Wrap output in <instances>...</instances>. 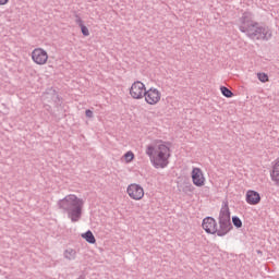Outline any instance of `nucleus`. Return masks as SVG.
<instances>
[{"label":"nucleus","instance_id":"nucleus-1","mask_svg":"<svg viewBox=\"0 0 279 279\" xmlns=\"http://www.w3.org/2000/svg\"><path fill=\"white\" fill-rule=\"evenodd\" d=\"M239 29L251 40H270L271 29L254 21L252 12H244L239 19Z\"/></svg>","mask_w":279,"mask_h":279},{"label":"nucleus","instance_id":"nucleus-11","mask_svg":"<svg viewBox=\"0 0 279 279\" xmlns=\"http://www.w3.org/2000/svg\"><path fill=\"white\" fill-rule=\"evenodd\" d=\"M203 230L207 234H216L218 232L217 221L213 217H207L203 220Z\"/></svg>","mask_w":279,"mask_h":279},{"label":"nucleus","instance_id":"nucleus-7","mask_svg":"<svg viewBox=\"0 0 279 279\" xmlns=\"http://www.w3.org/2000/svg\"><path fill=\"white\" fill-rule=\"evenodd\" d=\"M147 87H145V83L141 81H135L130 88V95L132 99H143L145 97V93Z\"/></svg>","mask_w":279,"mask_h":279},{"label":"nucleus","instance_id":"nucleus-20","mask_svg":"<svg viewBox=\"0 0 279 279\" xmlns=\"http://www.w3.org/2000/svg\"><path fill=\"white\" fill-rule=\"evenodd\" d=\"M75 23L81 27L84 26V21H82V17H80V15H76Z\"/></svg>","mask_w":279,"mask_h":279},{"label":"nucleus","instance_id":"nucleus-16","mask_svg":"<svg viewBox=\"0 0 279 279\" xmlns=\"http://www.w3.org/2000/svg\"><path fill=\"white\" fill-rule=\"evenodd\" d=\"M134 160V153L128 151L123 157H122V162H132Z\"/></svg>","mask_w":279,"mask_h":279},{"label":"nucleus","instance_id":"nucleus-8","mask_svg":"<svg viewBox=\"0 0 279 279\" xmlns=\"http://www.w3.org/2000/svg\"><path fill=\"white\" fill-rule=\"evenodd\" d=\"M32 60H33V62H35V64L43 66V65H45L47 60H49V54L43 48H35L32 51Z\"/></svg>","mask_w":279,"mask_h":279},{"label":"nucleus","instance_id":"nucleus-2","mask_svg":"<svg viewBox=\"0 0 279 279\" xmlns=\"http://www.w3.org/2000/svg\"><path fill=\"white\" fill-rule=\"evenodd\" d=\"M146 154L156 169H165L169 165V158H171V148L167 143L157 142L147 147Z\"/></svg>","mask_w":279,"mask_h":279},{"label":"nucleus","instance_id":"nucleus-5","mask_svg":"<svg viewBox=\"0 0 279 279\" xmlns=\"http://www.w3.org/2000/svg\"><path fill=\"white\" fill-rule=\"evenodd\" d=\"M126 195L134 202H141L145 197V189L138 183H131L126 187Z\"/></svg>","mask_w":279,"mask_h":279},{"label":"nucleus","instance_id":"nucleus-10","mask_svg":"<svg viewBox=\"0 0 279 279\" xmlns=\"http://www.w3.org/2000/svg\"><path fill=\"white\" fill-rule=\"evenodd\" d=\"M245 202L248 204V206H258L262 202L260 193L254 191V190H247L245 193Z\"/></svg>","mask_w":279,"mask_h":279},{"label":"nucleus","instance_id":"nucleus-22","mask_svg":"<svg viewBox=\"0 0 279 279\" xmlns=\"http://www.w3.org/2000/svg\"><path fill=\"white\" fill-rule=\"evenodd\" d=\"M10 0H0V5H7Z\"/></svg>","mask_w":279,"mask_h":279},{"label":"nucleus","instance_id":"nucleus-19","mask_svg":"<svg viewBox=\"0 0 279 279\" xmlns=\"http://www.w3.org/2000/svg\"><path fill=\"white\" fill-rule=\"evenodd\" d=\"M81 32L83 36H90V32L88 31V27H86V25L81 26Z\"/></svg>","mask_w":279,"mask_h":279},{"label":"nucleus","instance_id":"nucleus-6","mask_svg":"<svg viewBox=\"0 0 279 279\" xmlns=\"http://www.w3.org/2000/svg\"><path fill=\"white\" fill-rule=\"evenodd\" d=\"M144 97L148 106H156L160 102V99H162V93L156 87H150L149 89H146Z\"/></svg>","mask_w":279,"mask_h":279},{"label":"nucleus","instance_id":"nucleus-18","mask_svg":"<svg viewBox=\"0 0 279 279\" xmlns=\"http://www.w3.org/2000/svg\"><path fill=\"white\" fill-rule=\"evenodd\" d=\"M257 77L259 82H269V76L266 73H257Z\"/></svg>","mask_w":279,"mask_h":279},{"label":"nucleus","instance_id":"nucleus-9","mask_svg":"<svg viewBox=\"0 0 279 279\" xmlns=\"http://www.w3.org/2000/svg\"><path fill=\"white\" fill-rule=\"evenodd\" d=\"M192 182L194 186H205L206 185V177H204V171L199 168H193L192 170Z\"/></svg>","mask_w":279,"mask_h":279},{"label":"nucleus","instance_id":"nucleus-21","mask_svg":"<svg viewBox=\"0 0 279 279\" xmlns=\"http://www.w3.org/2000/svg\"><path fill=\"white\" fill-rule=\"evenodd\" d=\"M85 116L87 117V119H93V117H94L93 110L87 109V110L85 111Z\"/></svg>","mask_w":279,"mask_h":279},{"label":"nucleus","instance_id":"nucleus-13","mask_svg":"<svg viewBox=\"0 0 279 279\" xmlns=\"http://www.w3.org/2000/svg\"><path fill=\"white\" fill-rule=\"evenodd\" d=\"M82 239H85L87 243L95 244L97 243V240L95 239V235L93 234V231H87L85 233L81 234Z\"/></svg>","mask_w":279,"mask_h":279},{"label":"nucleus","instance_id":"nucleus-3","mask_svg":"<svg viewBox=\"0 0 279 279\" xmlns=\"http://www.w3.org/2000/svg\"><path fill=\"white\" fill-rule=\"evenodd\" d=\"M59 208L68 210L71 221H80L82 217V208H84V199L77 197L75 194H69L58 203Z\"/></svg>","mask_w":279,"mask_h":279},{"label":"nucleus","instance_id":"nucleus-14","mask_svg":"<svg viewBox=\"0 0 279 279\" xmlns=\"http://www.w3.org/2000/svg\"><path fill=\"white\" fill-rule=\"evenodd\" d=\"M76 256H77V252H75V250L73 248H68L64 252V258H66L68 260H75Z\"/></svg>","mask_w":279,"mask_h":279},{"label":"nucleus","instance_id":"nucleus-17","mask_svg":"<svg viewBox=\"0 0 279 279\" xmlns=\"http://www.w3.org/2000/svg\"><path fill=\"white\" fill-rule=\"evenodd\" d=\"M232 223L235 228H243V221H241V218L236 216L232 217Z\"/></svg>","mask_w":279,"mask_h":279},{"label":"nucleus","instance_id":"nucleus-15","mask_svg":"<svg viewBox=\"0 0 279 279\" xmlns=\"http://www.w3.org/2000/svg\"><path fill=\"white\" fill-rule=\"evenodd\" d=\"M220 90H221L223 97H227L228 99H230V97H233V96H234V94L232 93V90L228 89V87H226V86H221V87H220Z\"/></svg>","mask_w":279,"mask_h":279},{"label":"nucleus","instance_id":"nucleus-12","mask_svg":"<svg viewBox=\"0 0 279 279\" xmlns=\"http://www.w3.org/2000/svg\"><path fill=\"white\" fill-rule=\"evenodd\" d=\"M270 178L272 182H275V184L279 186V158L276 160L275 165L272 166Z\"/></svg>","mask_w":279,"mask_h":279},{"label":"nucleus","instance_id":"nucleus-4","mask_svg":"<svg viewBox=\"0 0 279 279\" xmlns=\"http://www.w3.org/2000/svg\"><path fill=\"white\" fill-rule=\"evenodd\" d=\"M219 229L217 231L218 236H226L230 230H232V222L230 221V207L225 204L219 215Z\"/></svg>","mask_w":279,"mask_h":279}]
</instances>
